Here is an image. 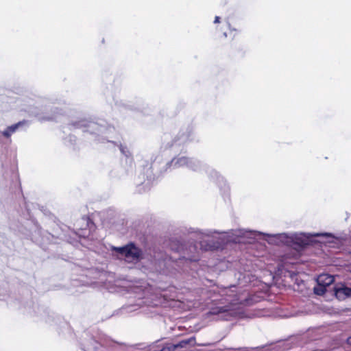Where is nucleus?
Instances as JSON below:
<instances>
[{
	"label": "nucleus",
	"instance_id": "nucleus-1",
	"mask_svg": "<svg viewBox=\"0 0 351 351\" xmlns=\"http://www.w3.org/2000/svg\"><path fill=\"white\" fill-rule=\"evenodd\" d=\"M112 250L117 252L118 258L124 259L128 263L138 261L141 256V251L133 244L121 247H113Z\"/></svg>",
	"mask_w": 351,
	"mask_h": 351
},
{
	"label": "nucleus",
	"instance_id": "nucleus-2",
	"mask_svg": "<svg viewBox=\"0 0 351 351\" xmlns=\"http://www.w3.org/2000/svg\"><path fill=\"white\" fill-rule=\"evenodd\" d=\"M171 165L174 168L186 167L193 171H199L202 167L199 160L185 156L173 158L171 160Z\"/></svg>",
	"mask_w": 351,
	"mask_h": 351
},
{
	"label": "nucleus",
	"instance_id": "nucleus-3",
	"mask_svg": "<svg viewBox=\"0 0 351 351\" xmlns=\"http://www.w3.org/2000/svg\"><path fill=\"white\" fill-rule=\"evenodd\" d=\"M274 236L278 237V238L282 241H285L289 245L291 243H293L300 246L306 244L307 239L309 237V236H306L303 233H295L290 236H287L286 234H280Z\"/></svg>",
	"mask_w": 351,
	"mask_h": 351
},
{
	"label": "nucleus",
	"instance_id": "nucleus-4",
	"mask_svg": "<svg viewBox=\"0 0 351 351\" xmlns=\"http://www.w3.org/2000/svg\"><path fill=\"white\" fill-rule=\"evenodd\" d=\"M335 293L339 300H344L348 297H351V289L342 285L335 288Z\"/></svg>",
	"mask_w": 351,
	"mask_h": 351
},
{
	"label": "nucleus",
	"instance_id": "nucleus-5",
	"mask_svg": "<svg viewBox=\"0 0 351 351\" xmlns=\"http://www.w3.org/2000/svg\"><path fill=\"white\" fill-rule=\"evenodd\" d=\"M317 284L327 287L334 282V276L327 274H323L317 277Z\"/></svg>",
	"mask_w": 351,
	"mask_h": 351
},
{
	"label": "nucleus",
	"instance_id": "nucleus-6",
	"mask_svg": "<svg viewBox=\"0 0 351 351\" xmlns=\"http://www.w3.org/2000/svg\"><path fill=\"white\" fill-rule=\"evenodd\" d=\"M25 123V121H21V122H19L14 125H12L11 126H9L7 128V129L5 130H4L2 134L5 137H10L13 133H14L17 130L18 128L21 126V125H23Z\"/></svg>",
	"mask_w": 351,
	"mask_h": 351
},
{
	"label": "nucleus",
	"instance_id": "nucleus-7",
	"mask_svg": "<svg viewBox=\"0 0 351 351\" xmlns=\"http://www.w3.org/2000/svg\"><path fill=\"white\" fill-rule=\"evenodd\" d=\"M258 234H261V232H254V231H247V230H238L237 231V235L239 237H255Z\"/></svg>",
	"mask_w": 351,
	"mask_h": 351
},
{
	"label": "nucleus",
	"instance_id": "nucleus-8",
	"mask_svg": "<svg viewBox=\"0 0 351 351\" xmlns=\"http://www.w3.org/2000/svg\"><path fill=\"white\" fill-rule=\"evenodd\" d=\"M326 291V287L317 284V285L314 288V292L317 295H322L325 293Z\"/></svg>",
	"mask_w": 351,
	"mask_h": 351
},
{
	"label": "nucleus",
	"instance_id": "nucleus-9",
	"mask_svg": "<svg viewBox=\"0 0 351 351\" xmlns=\"http://www.w3.org/2000/svg\"><path fill=\"white\" fill-rule=\"evenodd\" d=\"M95 125V124L94 123L88 122L86 121H82L77 124L78 128L87 127V126L94 128Z\"/></svg>",
	"mask_w": 351,
	"mask_h": 351
},
{
	"label": "nucleus",
	"instance_id": "nucleus-10",
	"mask_svg": "<svg viewBox=\"0 0 351 351\" xmlns=\"http://www.w3.org/2000/svg\"><path fill=\"white\" fill-rule=\"evenodd\" d=\"M199 245H200L201 249H202L203 250H205V251L210 250H212L213 248V245H204V241H201Z\"/></svg>",
	"mask_w": 351,
	"mask_h": 351
},
{
	"label": "nucleus",
	"instance_id": "nucleus-11",
	"mask_svg": "<svg viewBox=\"0 0 351 351\" xmlns=\"http://www.w3.org/2000/svg\"><path fill=\"white\" fill-rule=\"evenodd\" d=\"M120 151L121 152V153L125 155L126 156H128L129 151L127 149L126 147H123V146H121Z\"/></svg>",
	"mask_w": 351,
	"mask_h": 351
},
{
	"label": "nucleus",
	"instance_id": "nucleus-12",
	"mask_svg": "<svg viewBox=\"0 0 351 351\" xmlns=\"http://www.w3.org/2000/svg\"><path fill=\"white\" fill-rule=\"evenodd\" d=\"M202 234L206 237H211L213 235V232L211 231H207L206 232H202Z\"/></svg>",
	"mask_w": 351,
	"mask_h": 351
},
{
	"label": "nucleus",
	"instance_id": "nucleus-13",
	"mask_svg": "<svg viewBox=\"0 0 351 351\" xmlns=\"http://www.w3.org/2000/svg\"><path fill=\"white\" fill-rule=\"evenodd\" d=\"M321 235L328 237L330 234H327V233H325V234H312L311 236L319 237V236H321Z\"/></svg>",
	"mask_w": 351,
	"mask_h": 351
},
{
	"label": "nucleus",
	"instance_id": "nucleus-14",
	"mask_svg": "<svg viewBox=\"0 0 351 351\" xmlns=\"http://www.w3.org/2000/svg\"><path fill=\"white\" fill-rule=\"evenodd\" d=\"M219 22H220V18H219V16H215V21H214V23H219Z\"/></svg>",
	"mask_w": 351,
	"mask_h": 351
},
{
	"label": "nucleus",
	"instance_id": "nucleus-15",
	"mask_svg": "<svg viewBox=\"0 0 351 351\" xmlns=\"http://www.w3.org/2000/svg\"><path fill=\"white\" fill-rule=\"evenodd\" d=\"M347 342L348 344L351 345V337H350L347 339Z\"/></svg>",
	"mask_w": 351,
	"mask_h": 351
},
{
	"label": "nucleus",
	"instance_id": "nucleus-16",
	"mask_svg": "<svg viewBox=\"0 0 351 351\" xmlns=\"http://www.w3.org/2000/svg\"><path fill=\"white\" fill-rule=\"evenodd\" d=\"M228 291H232V292H233L234 291H232V290H230V289H228Z\"/></svg>",
	"mask_w": 351,
	"mask_h": 351
}]
</instances>
